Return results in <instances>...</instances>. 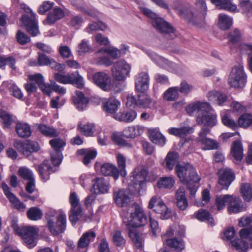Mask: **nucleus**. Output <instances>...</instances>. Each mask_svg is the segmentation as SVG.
<instances>
[{"label": "nucleus", "instance_id": "1", "mask_svg": "<svg viewBox=\"0 0 252 252\" xmlns=\"http://www.w3.org/2000/svg\"><path fill=\"white\" fill-rule=\"evenodd\" d=\"M176 172L180 181L186 185L190 191L191 197L194 196L196 192L198 186L196 184L198 183L200 177L197 174L194 167L189 163L183 164H177L175 167Z\"/></svg>", "mask_w": 252, "mask_h": 252}, {"label": "nucleus", "instance_id": "2", "mask_svg": "<svg viewBox=\"0 0 252 252\" xmlns=\"http://www.w3.org/2000/svg\"><path fill=\"white\" fill-rule=\"evenodd\" d=\"M140 11L151 19V23L160 33L168 39H174L176 36L175 29L163 18L158 17L151 10L143 7H140Z\"/></svg>", "mask_w": 252, "mask_h": 252}, {"label": "nucleus", "instance_id": "3", "mask_svg": "<svg viewBox=\"0 0 252 252\" xmlns=\"http://www.w3.org/2000/svg\"><path fill=\"white\" fill-rule=\"evenodd\" d=\"M132 207L134 208V211L130 213L129 216L128 213L122 214L123 222L128 229L141 227L147 223V217L143 210L136 203L133 204Z\"/></svg>", "mask_w": 252, "mask_h": 252}, {"label": "nucleus", "instance_id": "4", "mask_svg": "<svg viewBox=\"0 0 252 252\" xmlns=\"http://www.w3.org/2000/svg\"><path fill=\"white\" fill-rule=\"evenodd\" d=\"M195 6L196 9L194 11H188L187 9H183L179 11V14L181 16L187 14L189 22L197 26H201L204 24L207 14V6L203 0H196Z\"/></svg>", "mask_w": 252, "mask_h": 252}, {"label": "nucleus", "instance_id": "5", "mask_svg": "<svg viewBox=\"0 0 252 252\" xmlns=\"http://www.w3.org/2000/svg\"><path fill=\"white\" fill-rule=\"evenodd\" d=\"M241 239H236L231 241L232 246L239 252H246L249 249V244L243 240L248 239L250 241V246L252 248V228H243L239 231Z\"/></svg>", "mask_w": 252, "mask_h": 252}, {"label": "nucleus", "instance_id": "6", "mask_svg": "<svg viewBox=\"0 0 252 252\" xmlns=\"http://www.w3.org/2000/svg\"><path fill=\"white\" fill-rule=\"evenodd\" d=\"M247 81V75L244 71V67L241 64L232 68L228 78V82L231 87H243Z\"/></svg>", "mask_w": 252, "mask_h": 252}, {"label": "nucleus", "instance_id": "7", "mask_svg": "<svg viewBox=\"0 0 252 252\" xmlns=\"http://www.w3.org/2000/svg\"><path fill=\"white\" fill-rule=\"evenodd\" d=\"M39 229L34 226H26L21 228L18 234L29 248H33L36 245Z\"/></svg>", "mask_w": 252, "mask_h": 252}, {"label": "nucleus", "instance_id": "8", "mask_svg": "<svg viewBox=\"0 0 252 252\" xmlns=\"http://www.w3.org/2000/svg\"><path fill=\"white\" fill-rule=\"evenodd\" d=\"M148 208L153 209L156 213L160 215L162 219H168L172 216V212L160 197L154 196L149 201Z\"/></svg>", "mask_w": 252, "mask_h": 252}, {"label": "nucleus", "instance_id": "9", "mask_svg": "<svg viewBox=\"0 0 252 252\" xmlns=\"http://www.w3.org/2000/svg\"><path fill=\"white\" fill-rule=\"evenodd\" d=\"M54 78L55 80L60 83L76 85L79 88H82L84 85L83 78L78 74L77 71L67 75L59 72L55 73L54 75Z\"/></svg>", "mask_w": 252, "mask_h": 252}, {"label": "nucleus", "instance_id": "10", "mask_svg": "<svg viewBox=\"0 0 252 252\" xmlns=\"http://www.w3.org/2000/svg\"><path fill=\"white\" fill-rule=\"evenodd\" d=\"M131 66L124 60H120L115 62L112 68L111 71L113 78L120 81H125L130 71Z\"/></svg>", "mask_w": 252, "mask_h": 252}, {"label": "nucleus", "instance_id": "11", "mask_svg": "<svg viewBox=\"0 0 252 252\" xmlns=\"http://www.w3.org/2000/svg\"><path fill=\"white\" fill-rule=\"evenodd\" d=\"M47 226L50 232L54 235H58L63 233L66 228V216L61 213L56 218L55 221L53 219H47Z\"/></svg>", "mask_w": 252, "mask_h": 252}, {"label": "nucleus", "instance_id": "12", "mask_svg": "<svg viewBox=\"0 0 252 252\" xmlns=\"http://www.w3.org/2000/svg\"><path fill=\"white\" fill-rule=\"evenodd\" d=\"M49 144L54 150V152L51 154L53 164L59 166L63 158L62 149L65 146L66 143L62 139L54 138L49 141Z\"/></svg>", "mask_w": 252, "mask_h": 252}, {"label": "nucleus", "instance_id": "13", "mask_svg": "<svg viewBox=\"0 0 252 252\" xmlns=\"http://www.w3.org/2000/svg\"><path fill=\"white\" fill-rule=\"evenodd\" d=\"M152 100L144 92H138L136 95H128L127 97V105L137 106L140 108H148L150 107Z\"/></svg>", "mask_w": 252, "mask_h": 252}, {"label": "nucleus", "instance_id": "14", "mask_svg": "<svg viewBox=\"0 0 252 252\" xmlns=\"http://www.w3.org/2000/svg\"><path fill=\"white\" fill-rule=\"evenodd\" d=\"M202 110L196 117V123L198 125H203L212 128L217 123V115L211 113L212 107L209 104V108Z\"/></svg>", "mask_w": 252, "mask_h": 252}, {"label": "nucleus", "instance_id": "15", "mask_svg": "<svg viewBox=\"0 0 252 252\" xmlns=\"http://www.w3.org/2000/svg\"><path fill=\"white\" fill-rule=\"evenodd\" d=\"M14 147L23 155L29 156L33 152H36L40 149L38 143L35 141L27 140L25 142L18 141L15 142Z\"/></svg>", "mask_w": 252, "mask_h": 252}, {"label": "nucleus", "instance_id": "16", "mask_svg": "<svg viewBox=\"0 0 252 252\" xmlns=\"http://www.w3.org/2000/svg\"><path fill=\"white\" fill-rule=\"evenodd\" d=\"M31 13L32 17H30L27 15H24L21 18L27 32L32 36H36L39 33V29L37 23L35 20V14H34L30 8H28Z\"/></svg>", "mask_w": 252, "mask_h": 252}, {"label": "nucleus", "instance_id": "17", "mask_svg": "<svg viewBox=\"0 0 252 252\" xmlns=\"http://www.w3.org/2000/svg\"><path fill=\"white\" fill-rule=\"evenodd\" d=\"M113 198L114 203L118 207H126L131 201L128 192L123 189H114Z\"/></svg>", "mask_w": 252, "mask_h": 252}, {"label": "nucleus", "instance_id": "18", "mask_svg": "<svg viewBox=\"0 0 252 252\" xmlns=\"http://www.w3.org/2000/svg\"><path fill=\"white\" fill-rule=\"evenodd\" d=\"M219 183L222 186L228 189L235 179V174L230 168H221L218 171Z\"/></svg>", "mask_w": 252, "mask_h": 252}, {"label": "nucleus", "instance_id": "19", "mask_svg": "<svg viewBox=\"0 0 252 252\" xmlns=\"http://www.w3.org/2000/svg\"><path fill=\"white\" fill-rule=\"evenodd\" d=\"M94 83L104 91H107L110 88V78L107 74L98 72L93 75Z\"/></svg>", "mask_w": 252, "mask_h": 252}, {"label": "nucleus", "instance_id": "20", "mask_svg": "<svg viewBox=\"0 0 252 252\" xmlns=\"http://www.w3.org/2000/svg\"><path fill=\"white\" fill-rule=\"evenodd\" d=\"M149 77L147 73L142 72L135 79V89L138 92H145L149 87Z\"/></svg>", "mask_w": 252, "mask_h": 252}, {"label": "nucleus", "instance_id": "21", "mask_svg": "<svg viewBox=\"0 0 252 252\" xmlns=\"http://www.w3.org/2000/svg\"><path fill=\"white\" fill-rule=\"evenodd\" d=\"M137 113L134 110H128L121 111L119 113L114 114L113 117L115 119L125 123L132 122L136 117Z\"/></svg>", "mask_w": 252, "mask_h": 252}, {"label": "nucleus", "instance_id": "22", "mask_svg": "<svg viewBox=\"0 0 252 252\" xmlns=\"http://www.w3.org/2000/svg\"><path fill=\"white\" fill-rule=\"evenodd\" d=\"M64 15V12L61 8L58 7H54L49 12L47 19L44 21L43 23L49 25L53 24L56 21L63 18Z\"/></svg>", "mask_w": 252, "mask_h": 252}, {"label": "nucleus", "instance_id": "23", "mask_svg": "<svg viewBox=\"0 0 252 252\" xmlns=\"http://www.w3.org/2000/svg\"><path fill=\"white\" fill-rule=\"evenodd\" d=\"M109 184L103 178H96L94 180L93 189L95 194H103L108 192Z\"/></svg>", "mask_w": 252, "mask_h": 252}, {"label": "nucleus", "instance_id": "24", "mask_svg": "<svg viewBox=\"0 0 252 252\" xmlns=\"http://www.w3.org/2000/svg\"><path fill=\"white\" fill-rule=\"evenodd\" d=\"M100 170L101 173L104 176H112L115 180L119 178V169L113 164L110 163H105L103 164L100 166Z\"/></svg>", "mask_w": 252, "mask_h": 252}, {"label": "nucleus", "instance_id": "25", "mask_svg": "<svg viewBox=\"0 0 252 252\" xmlns=\"http://www.w3.org/2000/svg\"><path fill=\"white\" fill-rule=\"evenodd\" d=\"M185 188L180 187L176 191L177 205L181 210H185L188 206V202L185 195Z\"/></svg>", "mask_w": 252, "mask_h": 252}, {"label": "nucleus", "instance_id": "26", "mask_svg": "<svg viewBox=\"0 0 252 252\" xmlns=\"http://www.w3.org/2000/svg\"><path fill=\"white\" fill-rule=\"evenodd\" d=\"M29 78L31 81H35L44 94H49L51 93L50 85L44 83V77L41 74L31 75L29 76Z\"/></svg>", "mask_w": 252, "mask_h": 252}, {"label": "nucleus", "instance_id": "27", "mask_svg": "<svg viewBox=\"0 0 252 252\" xmlns=\"http://www.w3.org/2000/svg\"><path fill=\"white\" fill-rule=\"evenodd\" d=\"M38 171L41 178L46 181L49 179L50 175L51 172H55L53 168L49 163L48 160H45L40 164L38 167Z\"/></svg>", "mask_w": 252, "mask_h": 252}, {"label": "nucleus", "instance_id": "28", "mask_svg": "<svg viewBox=\"0 0 252 252\" xmlns=\"http://www.w3.org/2000/svg\"><path fill=\"white\" fill-rule=\"evenodd\" d=\"M194 131L192 126H182L180 128L172 127L168 129V132L171 135L181 138L186 137L188 134H191Z\"/></svg>", "mask_w": 252, "mask_h": 252}, {"label": "nucleus", "instance_id": "29", "mask_svg": "<svg viewBox=\"0 0 252 252\" xmlns=\"http://www.w3.org/2000/svg\"><path fill=\"white\" fill-rule=\"evenodd\" d=\"M144 131V127L140 126H129L123 131V136L126 138H133L141 135Z\"/></svg>", "mask_w": 252, "mask_h": 252}, {"label": "nucleus", "instance_id": "30", "mask_svg": "<svg viewBox=\"0 0 252 252\" xmlns=\"http://www.w3.org/2000/svg\"><path fill=\"white\" fill-rule=\"evenodd\" d=\"M149 138L153 143L163 146L166 142V138L157 129H150L149 130Z\"/></svg>", "mask_w": 252, "mask_h": 252}, {"label": "nucleus", "instance_id": "31", "mask_svg": "<svg viewBox=\"0 0 252 252\" xmlns=\"http://www.w3.org/2000/svg\"><path fill=\"white\" fill-rule=\"evenodd\" d=\"M73 101L76 108L79 110H82L87 107L89 100L82 92L77 91L76 96L73 97Z\"/></svg>", "mask_w": 252, "mask_h": 252}, {"label": "nucleus", "instance_id": "32", "mask_svg": "<svg viewBox=\"0 0 252 252\" xmlns=\"http://www.w3.org/2000/svg\"><path fill=\"white\" fill-rule=\"evenodd\" d=\"M148 173V170L144 167L142 168L140 170L136 169L133 174V181L134 184L142 186L146 181Z\"/></svg>", "mask_w": 252, "mask_h": 252}, {"label": "nucleus", "instance_id": "33", "mask_svg": "<svg viewBox=\"0 0 252 252\" xmlns=\"http://www.w3.org/2000/svg\"><path fill=\"white\" fill-rule=\"evenodd\" d=\"M146 54L152 60L161 68H165L170 65L171 63L168 60L157 55L153 52L146 51Z\"/></svg>", "mask_w": 252, "mask_h": 252}, {"label": "nucleus", "instance_id": "34", "mask_svg": "<svg viewBox=\"0 0 252 252\" xmlns=\"http://www.w3.org/2000/svg\"><path fill=\"white\" fill-rule=\"evenodd\" d=\"M120 105V101L114 97L109 98L107 101L103 103V110L107 113L115 114L116 111L118 109Z\"/></svg>", "mask_w": 252, "mask_h": 252}, {"label": "nucleus", "instance_id": "35", "mask_svg": "<svg viewBox=\"0 0 252 252\" xmlns=\"http://www.w3.org/2000/svg\"><path fill=\"white\" fill-rule=\"evenodd\" d=\"M231 155L236 160L241 161L243 157V149L240 141L236 140L231 148Z\"/></svg>", "mask_w": 252, "mask_h": 252}, {"label": "nucleus", "instance_id": "36", "mask_svg": "<svg viewBox=\"0 0 252 252\" xmlns=\"http://www.w3.org/2000/svg\"><path fill=\"white\" fill-rule=\"evenodd\" d=\"M208 108H209V103L197 101L187 105L186 110L189 115H191L196 111L201 112L202 110H206L205 109H208Z\"/></svg>", "mask_w": 252, "mask_h": 252}, {"label": "nucleus", "instance_id": "37", "mask_svg": "<svg viewBox=\"0 0 252 252\" xmlns=\"http://www.w3.org/2000/svg\"><path fill=\"white\" fill-rule=\"evenodd\" d=\"M228 203V211L230 213H237L244 210L241 200L239 197H234L232 195V198L229 199Z\"/></svg>", "mask_w": 252, "mask_h": 252}, {"label": "nucleus", "instance_id": "38", "mask_svg": "<svg viewBox=\"0 0 252 252\" xmlns=\"http://www.w3.org/2000/svg\"><path fill=\"white\" fill-rule=\"evenodd\" d=\"M15 129L18 135L22 138L28 137L32 133L30 126L26 123H18Z\"/></svg>", "mask_w": 252, "mask_h": 252}, {"label": "nucleus", "instance_id": "39", "mask_svg": "<svg viewBox=\"0 0 252 252\" xmlns=\"http://www.w3.org/2000/svg\"><path fill=\"white\" fill-rule=\"evenodd\" d=\"M96 237V234L94 231L87 232L84 233L78 242V247L83 249L88 246L90 242Z\"/></svg>", "mask_w": 252, "mask_h": 252}, {"label": "nucleus", "instance_id": "40", "mask_svg": "<svg viewBox=\"0 0 252 252\" xmlns=\"http://www.w3.org/2000/svg\"><path fill=\"white\" fill-rule=\"evenodd\" d=\"M211 2L215 4L219 9H222L229 11H234L237 7L233 4L230 0H211Z\"/></svg>", "mask_w": 252, "mask_h": 252}, {"label": "nucleus", "instance_id": "41", "mask_svg": "<svg viewBox=\"0 0 252 252\" xmlns=\"http://www.w3.org/2000/svg\"><path fill=\"white\" fill-rule=\"evenodd\" d=\"M37 128L44 136L49 137H57L59 133L57 130L45 125L36 124Z\"/></svg>", "mask_w": 252, "mask_h": 252}, {"label": "nucleus", "instance_id": "42", "mask_svg": "<svg viewBox=\"0 0 252 252\" xmlns=\"http://www.w3.org/2000/svg\"><path fill=\"white\" fill-rule=\"evenodd\" d=\"M239 6L242 12L247 17L252 15V1L251 0H239Z\"/></svg>", "mask_w": 252, "mask_h": 252}, {"label": "nucleus", "instance_id": "43", "mask_svg": "<svg viewBox=\"0 0 252 252\" xmlns=\"http://www.w3.org/2000/svg\"><path fill=\"white\" fill-rule=\"evenodd\" d=\"M77 154L80 156L85 155L83 158V162L84 164L88 165L91 160L95 158L97 152L95 150H90L87 152L86 150L82 149L78 150L77 151Z\"/></svg>", "mask_w": 252, "mask_h": 252}, {"label": "nucleus", "instance_id": "44", "mask_svg": "<svg viewBox=\"0 0 252 252\" xmlns=\"http://www.w3.org/2000/svg\"><path fill=\"white\" fill-rule=\"evenodd\" d=\"M118 169L119 171V175L125 177L126 175V158L122 154L118 153L116 156Z\"/></svg>", "mask_w": 252, "mask_h": 252}, {"label": "nucleus", "instance_id": "45", "mask_svg": "<svg viewBox=\"0 0 252 252\" xmlns=\"http://www.w3.org/2000/svg\"><path fill=\"white\" fill-rule=\"evenodd\" d=\"M196 218L200 221H207L209 224L214 225V219L209 212L204 209H200L195 213Z\"/></svg>", "mask_w": 252, "mask_h": 252}, {"label": "nucleus", "instance_id": "46", "mask_svg": "<svg viewBox=\"0 0 252 252\" xmlns=\"http://www.w3.org/2000/svg\"><path fill=\"white\" fill-rule=\"evenodd\" d=\"M219 26L222 30L229 29L232 25V19L226 15L220 14Z\"/></svg>", "mask_w": 252, "mask_h": 252}, {"label": "nucleus", "instance_id": "47", "mask_svg": "<svg viewBox=\"0 0 252 252\" xmlns=\"http://www.w3.org/2000/svg\"><path fill=\"white\" fill-rule=\"evenodd\" d=\"M128 235L135 246L137 249L141 250L143 248V240L139 234L132 229H128Z\"/></svg>", "mask_w": 252, "mask_h": 252}, {"label": "nucleus", "instance_id": "48", "mask_svg": "<svg viewBox=\"0 0 252 252\" xmlns=\"http://www.w3.org/2000/svg\"><path fill=\"white\" fill-rule=\"evenodd\" d=\"M179 158V155L177 152H169L165 158L166 166L169 170H172Z\"/></svg>", "mask_w": 252, "mask_h": 252}, {"label": "nucleus", "instance_id": "49", "mask_svg": "<svg viewBox=\"0 0 252 252\" xmlns=\"http://www.w3.org/2000/svg\"><path fill=\"white\" fill-rule=\"evenodd\" d=\"M28 218L32 220H37L41 219L43 213L38 208L33 207L30 208L27 212Z\"/></svg>", "mask_w": 252, "mask_h": 252}, {"label": "nucleus", "instance_id": "50", "mask_svg": "<svg viewBox=\"0 0 252 252\" xmlns=\"http://www.w3.org/2000/svg\"><path fill=\"white\" fill-rule=\"evenodd\" d=\"M166 244L169 247L177 252H180L184 248V244L182 240H177L176 238L166 239Z\"/></svg>", "mask_w": 252, "mask_h": 252}, {"label": "nucleus", "instance_id": "51", "mask_svg": "<svg viewBox=\"0 0 252 252\" xmlns=\"http://www.w3.org/2000/svg\"><path fill=\"white\" fill-rule=\"evenodd\" d=\"M94 126L93 124H82L79 123L78 125V129L80 132L87 136H91L94 133Z\"/></svg>", "mask_w": 252, "mask_h": 252}, {"label": "nucleus", "instance_id": "52", "mask_svg": "<svg viewBox=\"0 0 252 252\" xmlns=\"http://www.w3.org/2000/svg\"><path fill=\"white\" fill-rule=\"evenodd\" d=\"M179 97L178 87H174L169 88L166 90L163 95V98L167 101H173L177 99Z\"/></svg>", "mask_w": 252, "mask_h": 252}, {"label": "nucleus", "instance_id": "53", "mask_svg": "<svg viewBox=\"0 0 252 252\" xmlns=\"http://www.w3.org/2000/svg\"><path fill=\"white\" fill-rule=\"evenodd\" d=\"M241 192L243 199L247 202H249L252 198V188L251 185L248 183H244L241 185Z\"/></svg>", "mask_w": 252, "mask_h": 252}, {"label": "nucleus", "instance_id": "54", "mask_svg": "<svg viewBox=\"0 0 252 252\" xmlns=\"http://www.w3.org/2000/svg\"><path fill=\"white\" fill-rule=\"evenodd\" d=\"M198 142L204 145L202 149L205 150L217 149L219 147V143L211 138H206L204 139L199 140Z\"/></svg>", "mask_w": 252, "mask_h": 252}, {"label": "nucleus", "instance_id": "55", "mask_svg": "<svg viewBox=\"0 0 252 252\" xmlns=\"http://www.w3.org/2000/svg\"><path fill=\"white\" fill-rule=\"evenodd\" d=\"M175 181L171 177H165L161 178L158 182V187L161 188L171 189L173 187Z\"/></svg>", "mask_w": 252, "mask_h": 252}, {"label": "nucleus", "instance_id": "56", "mask_svg": "<svg viewBox=\"0 0 252 252\" xmlns=\"http://www.w3.org/2000/svg\"><path fill=\"white\" fill-rule=\"evenodd\" d=\"M238 126L241 127H247L252 124V115L249 113H245L238 119Z\"/></svg>", "mask_w": 252, "mask_h": 252}, {"label": "nucleus", "instance_id": "57", "mask_svg": "<svg viewBox=\"0 0 252 252\" xmlns=\"http://www.w3.org/2000/svg\"><path fill=\"white\" fill-rule=\"evenodd\" d=\"M232 198V195L225 194L217 196L216 198V204L218 210H221L224 208L226 202L229 203V199Z\"/></svg>", "mask_w": 252, "mask_h": 252}, {"label": "nucleus", "instance_id": "58", "mask_svg": "<svg viewBox=\"0 0 252 252\" xmlns=\"http://www.w3.org/2000/svg\"><path fill=\"white\" fill-rule=\"evenodd\" d=\"M113 241L117 247H124L126 244V240L122 235L119 230L115 231L113 233Z\"/></svg>", "mask_w": 252, "mask_h": 252}, {"label": "nucleus", "instance_id": "59", "mask_svg": "<svg viewBox=\"0 0 252 252\" xmlns=\"http://www.w3.org/2000/svg\"><path fill=\"white\" fill-rule=\"evenodd\" d=\"M18 173V175L24 180L29 181L33 179L32 172L26 167H20Z\"/></svg>", "mask_w": 252, "mask_h": 252}, {"label": "nucleus", "instance_id": "60", "mask_svg": "<svg viewBox=\"0 0 252 252\" xmlns=\"http://www.w3.org/2000/svg\"><path fill=\"white\" fill-rule=\"evenodd\" d=\"M222 122L226 126L234 130L236 129L238 125L232 119L230 118L227 115H225L222 117Z\"/></svg>", "mask_w": 252, "mask_h": 252}, {"label": "nucleus", "instance_id": "61", "mask_svg": "<svg viewBox=\"0 0 252 252\" xmlns=\"http://www.w3.org/2000/svg\"><path fill=\"white\" fill-rule=\"evenodd\" d=\"M0 118L3 120L4 127H10L13 121L11 116L6 112L0 109Z\"/></svg>", "mask_w": 252, "mask_h": 252}, {"label": "nucleus", "instance_id": "62", "mask_svg": "<svg viewBox=\"0 0 252 252\" xmlns=\"http://www.w3.org/2000/svg\"><path fill=\"white\" fill-rule=\"evenodd\" d=\"M81 211L80 207L71 208V213L69 216V219L72 224H74L77 222L78 220L79 216L81 213Z\"/></svg>", "mask_w": 252, "mask_h": 252}, {"label": "nucleus", "instance_id": "63", "mask_svg": "<svg viewBox=\"0 0 252 252\" xmlns=\"http://www.w3.org/2000/svg\"><path fill=\"white\" fill-rule=\"evenodd\" d=\"M241 37L240 31L238 29L230 32L228 35L229 41L232 43H236L239 42Z\"/></svg>", "mask_w": 252, "mask_h": 252}, {"label": "nucleus", "instance_id": "64", "mask_svg": "<svg viewBox=\"0 0 252 252\" xmlns=\"http://www.w3.org/2000/svg\"><path fill=\"white\" fill-rule=\"evenodd\" d=\"M16 36L17 42L21 45H25L31 40L29 36L20 30L17 32Z\"/></svg>", "mask_w": 252, "mask_h": 252}]
</instances>
